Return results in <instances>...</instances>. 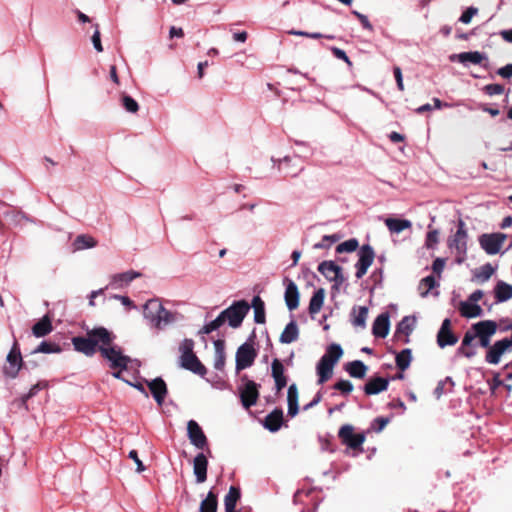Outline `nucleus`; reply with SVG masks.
Listing matches in <instances>:
<instances>
[{"instance_id":"obj_41","label":"nucleus","mask_w":512,"mask_h":512,"mask_svg":"<svg viewBox=\"0 0 512 512\" xmlns=\"http://www.w3.org/2000/svg\"><path fill=\"white\" fill-rule=\"evenodd\" d=\"M175 320V314L162 306V309L159 312V315L157 316L153 326L157 329H163L165 326L173 323Z\"/></svg>"},{"instance_id":"obj_2","label":"nucleus","mask_w":512,"mask_h":512,"mask_svg":"<svg viewBox=\"0 0 512 512\" xmlns=\"http://www.w3.org/2000/svg\"><path fill=\"white\" fill-rule=\"evenodd\" d=\"M250 311V304L246 300L234 301L228 308L224 309L220 316L223 322H227L228 325L233 328H239L246 315Z\"/></svg>"},{"instance_id":"obj_60","label":"nucleus","mask_w":512,"mask_h":512,"mask_svg":"<svg viewBox=\"0 0 512 512\" xmlns=\"http://www.w3.org/2000/svg\"><path fill=\"white\" fill-rule=\"evenodd\" d=\"M445 268V259L444 258H436L434 261H433V264H432V271L437 274L439 277H441V273L443 272Z\"/></svg>"},{"instance_id":"obj_18","label":"nucleus","mask_w":512,"mask_h":512,"mask_svg":"<svg viewBox=\"0 0 512 512\" xmlns=\"http://www.w3.org/2000/svg\"><path fill=\"white\" fill-rule=\"evenodd\" d=\"M271 161L274 165L277 164L278 168L283 170L286 175L291 177H297L304 170V166H298L295 163H292V158L289 156H285L282 159H275L272 157Z\"/></svg>"},{"instance_id":"obj_38","label":"nucleus","mask_w":512,"mask_h":512,"mask_svg":"<svg viewBox=\"0 0 512 512\" xmlns=\"http://www.w3.org/2000/svg\"><path fill=\"white\" fill-rule=\"evenodd\" d=\"M415 318L410 316H405L402 320L397 324L396 334H404L406 336L405 343L409 342L408 336L412 333L415 326Z\"/></svg>"},{"instance_id":"obj_12","label":"nucleus","mask_w":512,"mask_h":512,"mask_svg":"<svg viewBox=\"0 0 512 512\" xmlns=\"http://www.w3.org/2000/svg\"><path fill=\"white\" fill-rule=\"evenodd\" d=\"M338 436L343 444L352 449L360 448L365 441V435L363 433H354V427L350 424L343 425L339 429Z\"/></svg>"},{"instance_id":"obj_26","label":"nucleus","mask_w":512,"mask_h":512,"mask_svg":"<svg viewBox=\"0 0 512 512\" xmlns=\"http://www.w3.org/2000/svg\"><path fill=\"white\" fill-rule=\"evenodd\" d=\"M497 323L494 320H483L472 325V330L477 336L492 337L497 331Z\"/></svg>"},{"instance_id":"obj_52","label":"nucleus","mask_w":512,"mask_h":512,"mask_svg":"<svg viewBox=\"0 0 512 512\" xmlns=\"http://www.w3.org/2000/svg\"><path fill=\"white\" fill-rule=\"evenodd\" d=\"M60 351H61V348L57 344L47 342V341H42L37 346V348L34 350V353L50 354V353H59Z\"/></svg>"},{"instance_id":"obj_8","label":"nucleus","mask_w":512,"mask_h":512,"mask_svg":"<svg viewBox=\"0 0 512 512\" xmlns=\"http://www.w3.org/2000/svg\"><path fill=\"white\" fill-rule=\"evenodd\" d=\"M375 258V252L371 245L364 244L358 250V261L355 264L357 279H361L372 265Z\"/></svg>"},{"instance_id":"obj_45","label":"nucleus","mask_w":512,"mask_h":512,"mask_svg":"<svg viewBox=\"0 0 512 512\" xmlns=\"http://www.w3.org/2000/svg\"><path fill=\"white\" fill-rule=\"evenodd\" d=\"M356 308L354 307L352 310V315H354L353 319L351 320L352 324L356 327L365 328L366 327V320L368 316V308L365 306H359L357 314Z\"/></svg>"},{"instance_id":"obj_29","label":"nucleus","mask_w":512,"mask_h":512,"mask_svg":"<svg viewBox=\"0 0 512 512\" xmlns=\"http://www.w3.org/2000/svg\"><path fill=\"white\" fill-rule=\"evenodd\" d=\"M496 303H503L512 298V285L500 280L494 287Z\"/></svg>"},{"instance_id":"obj_35","label":"nucleus","mask_w":512,"mask_h":512,"mask_svg":"<svg viewBox=\"0 0 512 512\" xmlns=\"http://www.w3.org/2000/svg\"><path fill=\"white\" fill-rule=\"evenodd\" d=\"M254 309V321L257 324H264L266 321L265 303L260 296H254L250 308Z\"/></svg>"},{"instance_id":"obj_7","label":"nucleus","mask_w":512,"mask_h":512,"mask_svg":"<svg viewBox=\"0 0 512 512\" xmlns=\"http://www.w3.org/2000/svg\"><path fill=\"white\" fill-rule=\"evenodd\" d=\"M507 235L504 233H485L479 236L480 247L488 254L495 255L500 252Z\"/></svg>"},{"instance_id":"obj_47","label":"nucleus","mask_w":512,"mask_h":512,"mask_svg":"<svg viewBox=\"0 0 512 512\" xmlns=\"http://www.w3.org/2000/svg\"><path fill=\"white\" fill-rule=\"evenodd\" d=\"M96 245V240L93 237L87 235H78L73 242L75 250L89 249L95 247Z\"/></svg>"},{"instance_id":"obj_33","label":"nucleus","mask_w":512,"mask_h":512,"mask_svg":"<svg viewBox=\"0 0 512 512\" xmlns=\"http://www.w3.org/2000/svg\"><path fill=\"white\" fill-rule=\"evenodd\" d=\"M52 329L51 319L48 315H45L33 325L32 333L35 337L40 338L48 335Z\"/></svg>"},{"instance_id":"obj_50","label":"nucleus","mask_w":512,"mask_h":512,"mask_svg":"<svg viewBox=\"0 0 512 512\" xmlns=\"http://www.w3.org/2000/svg\"><path fill=\"white\" fill-rule=\"evenodd\" d=\"M494 273L495 268L490 263H486L480 267L479 271L475 272V277L481 282H486Z\"/></svg>"},{"instance_id":"obj_48","label":"nucleus","mask_w":512,"mask_h":512,"mask_svg":"<svg viewBox=\"0 0 512 512\" xmlns=\"http://www.w3.org/2000/svg\"><path fill=\"white\" fill-rule=\"evenodd\" d=\"M341 239V235L335 233L332 235H324L321 241L315 243L313 245V249H329L334 243L338 242Z\"/></svg>"},{"instance_id":"obj_13","label":"nucleus","mask_w":512,"mask_h":512,"mask_svg":"<svg viewBox=\"0 0 512 512\" xmlns=\"http://www.w3.org/2000/svg\"><path fill=\"white\" fill-rule=\"evenodd\" d=\"M458 342V337L451 330V320L445 318L437 333V344L440 348L453 346Z\"/></svg>"},{"instance_id":"obj_61","label":"nucleus","mask_w":512,"mask_h":512,"mask_svg":"<svg viewBox=\"0 0 512 512\" xmlns=\"http://www.w3.org/2000/svg\"><path fill=\"white\" fill-rule=\"evenodd\" d=\"M353 14L359 19V21L361 22V25L364 29H366L368 31L373 30V26L370 23V21L366 15H364L358 11H353Z\"/></svg>"},{"instance_id":"obj_21","label":"nucleus","mask_w":512,"mask_h":512,"mask_svg":"<svg viewBox=\"0 0 512 512\" xmlns=\"http://www.w3.org/2000/svg\"><path fill=\"white\" fill-rule=\"evenodd\" d=\"M141 276L140 272L137 271H126L123 273H118L112 276L110 281V286L114 289H120L127 285H129L134 279Z\"/></svg>"},{"instance_id":"obj_30","label":"nucleus","mask_w":512,"mask_h":512,"mask_svg":"<svg viewBox=\"0 0 512 512\" xmlns=\"http://www.w3.org/2000/svg\"><path fill=\"white\" fill-rule=\"evenodd\" d=\"M368 367L361 360H354L344 365V370L352 378L362 379L365 377Z\"/></svg>"},{"instance_id":"obj_54","label":"nucleus","mask_w":512,"mask_h":512,"mask_svg":"<svg viewBox=\"0 0 512 512\" xmlns=\"http://www.w3.org/2000/svg\"><path fill=\"white\" fill-rule=\"evenodd\" d=\"M333 388L340 391L343 395H348L353 391L354 386L351 381L341 379L334 384Z\"/></svg>"},{"instance_id":"obj_28","label":"nucleus","mask_w":512,"mask_h":512,"mask_svg":"<svg viewBox=\"0 0 512 512\" xmlns=\"http://www.w3.org/2000/svg\"><path fill=\"white\" fill-rule=\"evenodd\" d=\"M299 338V328L295 320H291L280 335L279 341L282 344H290Z\"/></svg>"},{"instance_id":"obj_23","label":"nucleus","mask_w":512,"mask_h":512,"mask_svg":"<svg viewBox=\"0 0 512 512\" xmlns=\"http://www.w3.org/2000/svg\"><path fill=\"white\" fill-rule=\"evenodd\" d=\"M389 386V379L375 377L370 379L364 386L363 390L366 395H376L386 391Z\"/></svg>"},{"instance_id":"obj_55","label":"nucleus","mask_w":512,"mask_h":512,"mask_svg":"<svg viewBox=\"0 0 512 512\" xmlns=\"http://www.w3.org/2000/svg\"><path fill=\"white\" fill-rule=\"evenodd\" d=\"M193 349H194V341L190 338L184 339L179 346V351L181 353L180 357H186V356L194 354Z\"/></svg>"},{"instance_id":"obj_25","label":"nucleus","mask_w":512,"mask_h":512,"mask_svg":"<svg viewBox=\"0 0 512 512\" xmlns=\"http://www.w3.org/2000/svg\"><path fill=\"white\" fill-rule=\"evenodd\" d=\"M459 311L461 316L468 319L481 317L483 315V309L481 306L468 300L460 302Z\"/></svg>"},{"instance_id":"obj_31","label":"nucleus","mask_w":512,"mask_h":512,"mask_svg":"<svg viewBox=\"0 0 512 512\" xmlns=\"http://www.w3.org/2000/svg\"><path fill=\"white\" fill-rule=\"evenodd\" d=\"M287 403H288L287 414L290 417H295L298 414L299 406H298V389H297L296 384H294V383L288 387Z\"/></svg>"},{"instance_id":"obj_36","label":"nucleus","mask_w":512,"mask_h":512,"mask_svg":"<svg viewBox=\"0 0 512 512\" xmlns=\"http://www.w3.org/2000/svg\"><path fill=\"white\" fill-rule=\"evenodd\" d=\"M324 298H325V290L323 288H319L318 290H316L311 299H310V302H309V313L313 316L315 314H317L322 306H323V303H324Z\"/></svg>"},{"instance_id":"obj_11","label":"nucleus","mask_w":512,"mask_h":512,"mask_svg":"<svg viewBox=\"0 0 512 512\" xmlns=\"http://www.w3.org/2000/svg\"><path fill=\"white\" fill-rule=\"evenodd\" d=\"M187 435L192 445H194L197 449H207L208 454H211V451L208 448V440L206 435L204 434L202 428L195 420H189L187 423Z\"/></svg>"},{"instance_id":"obj_37","label":"nucleus","mask_w":512,"mask_h":512,"mask_svg":"<svg viewBox=\"0 0 512 512\" xmlns=\"http://www.w3.org/2000/svg\"><path fill=\"white\" fill-rule=\"evenodd\" d=\"M343 355V349L341 347L340 344H337V343H332L330 344L325 353L323 354V356L321 357L323 360H326V362L329 363L333 361V366H335L337 364V362L339 361V359L342 357Z\"/></svg>"},{"instance_id":"obj_17","label":"nucleus","mask_w":512,"mask_h":512,"mask_svg":"<svg viewBox=\"0 0 512 512\" xmlns=\"http://www.w3.org/2000/svg\"><path fill=\"white\" fill-rule=\"evenodd\" d=\"M208 460L204 453H198L193 460V473L197 483H203L207 479Z\"/></svg>"},{"instance_id":"obj_32","label":"nucleus","mask_w":512,"mask_h":512,"mask_svg":"<svg viewBox=\"0 0 512 512\" xmlns=\"http://www.w3.org/2000/svg\"><path fill=\"white\" fill-rule=\"evenodd\" d=\"M333 368H334L333 361L332 362L329 361V363H328V362H326V360H323L322 358H320V360L316 366V371H317V375H318V384H323L332 377Z\"/></svg>"},{"instance_id":"obj_53","label":"nucleus","mask_w":512,"mask_h":512,"mask_svg":"<svg viewBox=\"0 0 512 512\" xmlns=\"http://www.w3.org/2000/svg\"><path fill=\"white\" fill-rule=\"evenodd\" d=\"M122 105L125 110L129 113H136L139 110V105L137 101L129 95L122 96Z\"/></svg>"},{"instance_id":"obj_22","label":"nucleus","mask_w":512,"mask_h":512,"mask_svg":"<svg viewBox=\"0 0 512 512\" xmlns=\"http://www.w3.org/2000/svg\"><path fill=\"white\" fill-rule=\"evenodd\" d=\"M283 424V410L280 408H275L272 412H270L263 421V426L268 431L275 433L277 432Z\"/></svg>"},{"instance_id":"obj_14","label":"nucleus","mask_w":512,"mask_h":512,"mask_svg":"<svg viewBox=\"0 0 512 512\" xmlns=\"http://www.w3.org/2000/svg\"><path fill=\"white\" fill-rule=\"evenodd\" d=\"M146 382L156 403L158 405H162L168 393L165 381L161 377H157L151 381Z\"/></svg>"},{"instance_id":"obj_34","label":"nucleus","mask_w":512,"mask_h":512,"mask_svg":"<svg viewBox=\"0 0 512 512\" xmlns=\"http://www.w3.org/2000/svg\"><path fill=\"white\" fill-rule=\"evenodd\" d=\"M215 348L214 368L223 370L225 366V341L217 339L213 342Z\"/></svg>"},{"instance_id":"obj_42","label":"nucleus","mask_w":512,"mask_h":512,"mask_svg":"<svg viewBox=\"0 0 512 512\" xmlns=\"http://www.w3.org/2000/svg\"><path fill=\"white\" fill-rule=\"evenodd\" d=\"M412 360V351L410 348H405L396 354L395 362L398 369L405 371L409 368Z\"/></svg>"},{"instance_id":"obj_16","label":"nucleus","mask_w":512,"mask_h":512,"mask_svg":"<svg viewBox=\"0 0 512 512\" xmlns=\"http://www.w3.org/2000/svg\"><path fill=\"white\" fill-rule=\"evenodd\" d=\"M286 289H285V303L287 308L292 311L295 310L299 305V291L295 282L291 279L285 278Z\"/></svg>"},{"instance_id":"obj_44","label":"nucleus","mask_w":512,"mask_h":512,"mask_svg":"<svg viewBox=\"0 0 512 512\" xmlns=\"http://www.w3.org/2000/svg\"><path fill=\"white\" fill-rule=\"evenodd\" d=\"M217 496L209 491L206 498L201 501L199 512H217Z\"/></svg>"},{"instance_id":"obj_39","label":"nucleus","mask_w":512,"mask_h":512,"mask_svg":"<svg viewBox=\"0 0 512 512\" xmlns=\"http://www.w3.org/2000/svg\"><path fill=\"white\" fill-rule=\"evenodd\" d=\"M385 225L390 232L398 234L403 230L410 228L412 223L406 219L387 218L385 219Z\"/></svg>"},{"instance_id":"obj_64","label":"nucleus","mask_w":512,"mask_h":512,"mask_svg":"<svg viewBox=\"0 0 512 512\" xmlns=\"http://www.w3.org/2000/svg\"><path fill=\"white\" fill-rule=\"evenodd\" d=\"M477 337L475 331H473L472 329L471 330H468L465 332L464 336H463V339H462V346H469L471 347L472 345V342L474 341V339Z\"/></svg>"},{"instance_id":"obj_4","label":"nucleus","mask_w":512,"mask_h":512,"mask_svg":"<svg viewBox=\"0 0 512 512\" xmlns=\"http://www.w3.org/2000/svg\"><path fill=\"white\" fill-rule=\"evenodd\" d=\"M241 383L238 386L239 397L244 408L249 409L257 403L259 397V385L248 378L247 375L241 377Z\"/></svg>"},{"instance_id":"obj_9","label":"nucleus","mask_w":512,"mask_h":512,"mask_svg":"<svg viewBox=\"0 0 512 512\" xmlns=\"http://www.w3.org/2000/svg\"><path fill=\"white\" fill-rule=\"evenodd\" d=\"M512 351V340H508V338H503L501 340L495 341L491 347L486 352L485 361L488 364L497 365L501 361V357L506 352Z\"/></svg>"},{"instance_id":"obj_3","label":"nucleus","mask_w":512,"mask_h":512,"mask_svg":"<svg viewBox=\"0 0 512 512\" xmlns=\"http://www.w3.org/2000/svg\"><path fill=\"white\" fill-rule=\"evenodd\" d=\"M99 352L101 356L109 362L111 369L126 370L131 358L123 354L122 349L113 342L109 344H102Z\"/></svg>"},{"instance_id":"obj_10","label":"nucleus","mask_w":512,"mask_h":512,"mask_svg":"<svg viewBox=\"0 0 512 512\" xmlns=\"http://www.w3.org/2000/svg\"><path fill=\"white\" fill-rule=\"evenodd\" d=\"M6 360L8 365L4 367V374L9 378L14 379L17 377L23 363L20 347L16 340H14Z\"/></svg>"},{"instance_id":"obj_57","label":"nucleus","mask_w":512,"mask_h":512,"mask_svg":"<svg viewBox=\"0 0 512 512\" xmlns=\"http://www.w3.org/2000/svg\"><path fill=\"white\" fill-rule=\"evenodd\" d=\"M94 27H95V31L91 37V41H92L94 49L97 52H102L103 46L101 44V34H100V30H99V25L95 24Z\"/></svg>"},{"instance_id":"obj_27","label":"nucleus","mask_w":512,"mask_h":512,"mask_svg":"<svg viewBox=\"0 0 512 512\" xmlns=\"http://www.w3.org/2000/svg\"><path fill=\"white\" fill-rule=\"evenodd\" d=\"M162 309V303L158 299L148 300L143 307V314L152 325H154L159 312Z\"/></svg>"},{"instance_id":"obj_20","label":"nucleus","mask_w":512,"mask_h":512,"mask_svg":"<svg viewBox=\"0 0 512 512\" xmlns=\"http://www.w3.org/2000/svg\"><path fill=\"white\" fill-rule=\"evenodd\" d=\"M451 61L458 60L462 64L472 63L481 64L483 60H487V55L479 51L462 52L459 54H452L450 56Z\"/></svg>"},{"instance_id":"obj_15","label":"nucleus","mask_w":512,"mask_h":512,"mask_svg":"<svg viewBox=\"0 0 512 512\" xmlns=\"http://www.w3.org/2000/svg\"><path fill=\"white\" fill-rule=\"evenodd\" d=\"M180 364L184 369L191 371L192 373L201 377H204L207 373L206 367L201 363L195 354L186 357H180Z\"/></svg>"},{"instance_id":"obj_59","label":"nucleus","mask_w":512,"mask_h":512,"mask_svg":"<svg viewBox=\"0 0 512 512\" xmlns=\"http://www.w3.org/2000/svg\"><path fill=\"white\" fill-rule=\"evenodd\" d=\"M478 13V9L476 7H468L460 16L459 21L468 24L471 22V19L473 16H475Z\"/></svg>"},{"instance_id":"obj_43","label":"nucleus","mask_w":512,"mask_h":512,"mask_svg":"<svg viewBox=\"0 0 512 512\" xmlns=\"http://www.w3.org/2000/svg\"><path fill=\"white\" fill-rule=\"evenodd\" d=\"M240 497V489L235 486H231L224 498L225 510H234L236 508L237 501L240 499Z\"/></svg>"},{"instance_id":"obj_63","label":"nucleus","mask_w":512,"mask_h":512,"mask_svg":"<svg viewBox=\"0 0 512 512\" xmlns=\"http://www.w3.org/2000/svg\"><path fill=\"white\" fill-rule=\"evenodd\" d=\"M497 75L504 79H509L512 77V63H509L496 71Z\"/></svg>"},{"instance_id":"obj_1","label":"nucleus","mask_w":512,"mask_h":512,"mask_svg":"<svg viewBox=\"0 0 512 512\" xmlns=\"http://www.w3.org/2000/svg\"><path fill=\"white\" fill-rule=\"evenodd\" d=\"M116 336L107 328L99 326L87 330L86 336H76L72 338V344L77 352L87 357H92L100 350L102 344L114 342Z\"/></svg>"},{"instance_id":"obj_56","label":"nucleus","mask_w":512,"mask_h":512,"mask_svg":"<svg viewBox=\"0 0 512 512\" xmlns=\"http://www.w3.org/2000/svg\"><path fill=\"white\" fill-rule=\"evenodd\" d=\"M483 91L489 96H494L504 93L505 88L502 84L494 83L485 85Z\"/></svg>"},{"instance_id":"obj_62","label":"nucleus","mask_w":512,"mask_h":512,"mask_svg":"<svg viewBox=\"0 0 512 512\" xmlns=\"http://www.w3.org/2000/svg\"><path fill=\"white\" fill-rule=\"evenodd\" d=\"M128 456H129L130 459H132L135 462V464L137 466V469H136L137 472L140 473V472L145 471L146 468H145L143 462L139 459L138 453H137L136 450H131L129 452Z\"/></svg>"},{"instance_id":"obj_51","label":"nucleus","mask_w":512,"mask_h":512,"mask_svg":"<svg viewBox=\"0 0 512 512\" xmlns=\"http://www.w3.org/2000/svg\"><path fill=\"white\" fill-rule=\"evenodd\" d=\"M224 324L222 317L220 314L209 323H206L200 330L199 334H210L215 330H218Z\"/></svg>"},{"instance_id":"obj_58","label":"nucleus","mask_w":512,"mask_h":512,"mask_svg":"<svg viewBox=\"0 0 512 512\" xmlns=\"http://www.w3.org/2000/svg\"><path fill=\"white\" fill-rule=\"evenodd\" d=\"M475 355V348L469 346H462V344L456 350V356H463L470 359L473 358Z\"/></svg>"},{"instance_id":"obj_5","label":"nucleus","mask_w":512,"mask_h":512,"mask_svg":"<svg viewBox=\"0 0 512 512\" xmlns=\"http://www.w3.org/2000/svg\"><path fill=\"white\" fill-rule=\"evenodd\" d=\"M467 240L468 233L463 220H459L457 224V230L455 234L448 240V246L451 249H455L459 258L458 263H461L467 253Z\"/></svg>"},{"instance_id":"obj_19","label":"nucleus","mask_w":512,"mask_h":512,"mask_svg":"<svg viewBox=\"0 0 512 512\" xmlns=\"http://www.w3.org/2000/svg\"><path fill=\"white\" fill-rule=\"evenodd\" d=\"M390 317L387 312L376 317L372 326V333L375 337L385 338L389 333Z\"/></svg>"},{"instance_id":"obj_40","label":"nucleus","mask_w":512,"mask_h":512,"mask_svg":"<svg viewBox=\"0 0 512 512\" xmlns=\"http://www.w3.org/2000/svg\"><path fill=\"white\" fill-rule=\"evenodd\" d=\"M341 266L335 264L334 261H323L318 265V271L328 280L332 281L334 274L339 273Z\"/></svg>"},{"instance_id":"obj_46","label":"nucleus","mask_w":512,"mask_h":512,"mask_svg":"<svg viewBox=\"0 0 512 512\" xmlns=\"http://www.w3.org/2000/svg\"><path fill=\"white\" fill-rule=\"evenodd\" d=\"M439 284L437 283L436 279L434 278L433 275H428L426 277H424L420 283H419V291H420V296L421 297H427L429 292L435 288L436 286H438Z\"/></svg>"},{"instance_id":"obj_49","label":"nucleus","mask_w":512,"mask_h":512,"mask_svg":"<svg viewBox=\"0 0 512 512\" xmlns=\"http://www.w3.org/2000/svg\"><path fill=\"white\" fill-rule=\"evenodd\" d=\"M359 242L356 238L348 239L336 246V253H351L357 250Z\"/></svg>"},{"instance_id":"obj_24","label":"nucleus","mask_w":512,"mask_h":512,"mask_svg":"<svg viewBox=\"0 0 512 512\" xmlns=\"http://www.w3.org/2000/svg\"><path fill=\"white\" fill-rule=\"evenodd\" d=\"M271 372L276 390L281 391L287 385V378L284 374V366L279 359L275 358L272 361Z\"/></svg>"},{"instance_id":"obj_6","label":"nucleus","mask_w":512,"mask_h":512,"mask_svg":"<svg viewBox=\"0 0 512 512\" xmlns=\"http://www.w3.org/2000/svg\"><path fill=\"white\" fill-rule=\"evenodd\" d=\"M257 357V351L252 344L245 342L240 345L235 355V369L240 372L251 367Z\"/></svg>"}]
</instances>
